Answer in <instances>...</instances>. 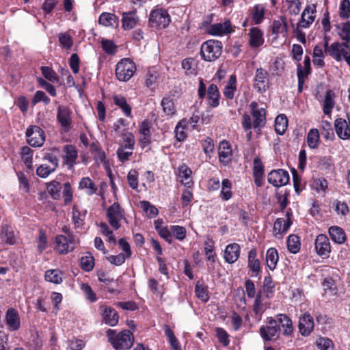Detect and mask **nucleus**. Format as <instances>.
I'll list each match as a JSON object with an SVG mask.
<instances>
[{
    "label": "nucleus",
    "instance_id": "c85d7f7f",
    "mask_svg": "<svg viewBox=\"0 0 350 350\" xmlns=\"http://www.w3.org/2000/svg\"><path fill=\"white\" fill-rule=\"evenodd\" d=\"M6 322L8 327L12 331L17 330L20 327V319L17 312L14 309H9L6 313Z\"/></svg>",
    "mask_w": 350,
    "mask_h": 350
},
{
    "label": "nucleus",
    "instance_id": "a18cd8bd",
    "mask_svg": "<svg viewBox=\"0 0 350 350\" xmlns=\"http://www.w3.org/2000/svg\"><path fill=\"white\" fill-rule=\"evenodd\" d=\"M319 133L317 129H312L307 135V143L310 148H317L319 145Z\"/></svg>",
    "mask_w": 350,
    "mask_h": 350
},
{
    "label": "nucleus",
    "instance_id": "0e129e2a",
    "mask_svg": "<svg viewBox=\"0 0 350 350\" xmlns=\"http://www.w3.org/2000/svg\"><path fill=\"white\" fill-rule=\"evenodd\" d=\"M22 159L28 168L32 167V150L30 148L25 146L22 148Z\"/></svg>",
    "mask_w": 350,
    "mask_h": 350
},
{
    "label": "nucleus",
    "instance_id": "c9c22d12",
    "mask_svg": "<svg viewBox=\"0 0 350 350\" xmlns=\"http://www.w3.org/2000/svg\"><path fill=\"white\" fill-rule=\"evenodd\" d=\"M79 188L84 189L85 193L89 196L93 195L97 191V187L94 183L88 177L83 178L80 180Z\"/></svg>",
    "mask_w": 350,
    "mask_h": 350
},
{
    "label": "nucleus",
    "instance_id": "49530a36",
    "mask_svg": "<svg viewBox=\"0 0 350 350\" xmlns=\"http://www.w3.org/2000/svg\"><path fill=\"white\" fill-rule=\"evenodd\" d=\"M237 79L235 75H231L227 85L224 90V96L228 99H232L236 91Z\"/></svg>",
    "mask_w": 350,
    "mask_h": 350
},
{
    "label": "nucleus",
    "instance_id": "e433bc0d",
    "mask_svg": "<svg viewBox=\"0 0 350 350\" xmlns=\"http://www.w3.org/2000/svg\"><path fill=\"white\" fill-rule=\"evenodd\" d=\"M278 251L275 248H269L266 253L267 266L271 270L275 269L278 262Z\"/></svg>",
    "mask_w": 350,
    "mask_h": 350
},
{
    "label": "nucleus",
    "instance_id": "c756f323",
    "mask_svg": "<svg viewBox=\"0 0 350 350\" xmlns=\"http://www.w3.org/2000/svg\"><path fill=\"white\" fill-rule=\"evenodd\" d=\"M248 267L252 271V276H257L260 269V265L258 259L256 258V251L255 250H252L249 252Z\"/></svg>",
    "mask_w": 350,
    "mask_h": 350
},
{
    "label": "nucleus",
    "instance_id": "6e6552de",
    "mask_svg": "<svg viewBox=\"0 0 350 350\" xmlns=\"http://www.w3.org/2000/svg\"><path fill=\"white\" fill-rule=\"evenodd\" d=\"M26 137L28 144L34 147H40L45 140L43 130L38 126H29L26 131Z\"/></svg>",
    "mask_w": 350,
    "mask_h": 350
},
{
    "label": "nucleus",
    "instance_id": "a211bd4d",
    "mask_svg": "<svg viewBox=\"0 0 350 350\" xmlns=\"http://www.w3.org/2000/svg\"><path fill=\"white\" fill-rule=\"evenodd\" d=\"M206 32L215 36H221L231 32V23L230 21L211 25L206 29Z\"/></svg>",
    "mask_w": 350,
    "mask_h": 350
},
{
    "label": "nucleus",
    "instance_id": "393cba45",
    "mask_svg": "<svg viewBox=\"0 0 350 350\" xmlns=\"http://www.w3.org/2000/svg\"><path fill=\"white\" fill-rule=\"evenodd\" d=\"M86 211H80L77 205H74L72 210V221L75 228H82L85 224Z\"/></svg>",
    "mask_w": 350,
    "mask_h": 350
},
{
    "label": "nucleus",
    "instance_id": "bb28decb",
    "mask_svg": "<svg viewBox=\"0 0 350 350\" xmlns=\"http://www.w3.org/2000/svg\"><path fill=\"white\" fill-rule=\"evenodd\" d=\"M219 92L215 84L209 85L207 90V98L208 105L212 107H217L219 104Z\"/></svg>",
    "mask_w": 350,
    "mask_h": 350
},
{
    "label": "nucleus",
    "instance_id": "4468645a",
    "mask_svg": "<svg viewBox=\"0 0 350 350\" xmlns=\"http://www.w3.org/2000/svg\"><path fill=\"white\" fill-rule=\"evenodd\" d=\"M334 127L338 137L342 140L350 139V118H338L334 121Z\"/></svg>",
    "mask_w": 350,
    "mask_h": 350
},
{
    "label": "nucleus",
    "instance_id": "69168bd1",
    "mask_svg": "<svg viewBox=\"0 0 350 350\" xmlns=\"http://www.w3.org/2000/svg\"><path fill=\"white\" fill-rule=\"evenodd\" d=\"M81 265L83 270L86 271H92L94 265V257L91 255L83 256L81 258Z\"/></svg>",
    "mask_w": 350,
    "mask_h": 350
},
{
    "label": "nucleus",
    "instance_id": "f03ea898",
    "mask_svg": "<svg viewBox=\"0 0 350 350\" xmlns=\"http://www.w3.org/2000/svg\"><path fill=\"white\" fill-rule=\"evenodd\" d=\"M109 342L116 350H126L131 348L134 342L133 334L129 330H123L116 333V330L109 329L107 331Z\"/></svg>",
    "mask_w": 350,
    "mask_h": 350
},
{
    "label": "nucleus",
    "instance_id": "2eb2a0df",
    "mask_svg": "<svg viewBox=\"0 0 350 350\" xmlns=\"http://www.w3.org/2000/svg\"><path fill=\"white\" fill-rule=\"evenodd\" d=\"M315 250L318 255L327 258L331 252V245L328 237L323 234H319L315 239Z\"/></svg>",
    "mask_w": 350,
    "mask_h": 350
},
{
    "label": "nucleus",
    "instance_id": "ddd939ff",
    "mask_svg": "<svg viewBox=\"0 0 350 350\" xmlns=\"http://www.w3.org/2000/svg\"><path fill=\"white\" fill-rule=\"evenodd\" d=\"M72 111L68 106L59 105L57 108V120L66 130H69L72 124Z\"/></svg>",
    "mask_w": 350,
    "mask_h": 350
},
{
    "label": "nucleus",
    "instance_id": "13d9d810",
    "mask_svg": "<svg viewBox=\"0 0 350 350\" xmlns=\"http://www.w3.org/2000/svg\"><path fill=\"white\" fill-rule=\"evenodd\" d=\"M204 253L207 260L213 264L215 262L216 254L214 252V245L212 241H207L204 243Z\"/></svg>",
    "mask_w": 350,
    "mask_h": 350
},
{
    "label": "nucleus",
    "instance_id": "a878e982",
    "mask_svg": "<svg viewBox=\"0 0 350 350\" xmlns=\"http://www.w3.org/2000/svg\"><path fill=\"white\" fill-rule=\"evenodd\" d=\"M232 150L230 144L226 141H222L219 146V158L221 162L228 163L231 160Z\"/></svg>",
    "mask_w": 350,
    "mask_h": 350
},
{
    "label": "nucleus",
    "instance_id": "f704fd0d",
    "mask_svg": "<svg viewBox=\"0 0 350 350\" xmlns=\"http://www.w3.org/2000/svg\"><path fill=\"white\" fill-rule=\"evenodd\" d=\"M272 33L276 36H278L279 34H282L284 37L287 36V24L284 18H281L280 20L274 21L273 22Z\"/></svg>",
    "mask_w": 350,
    "mask_h": 350
},
{
    "label": "nucleus",
    "instance_id": "c03bdc74",
    "mask_svg": "<svg viewBox=\"0 0 350 350\" xmlns=\"http://www.w3.org/2000/svg\"><path fill=\"white\" fill-rule=\"evenodd\" d=\"M187 126V121L185 119L181 120L176 125L174 133L176 139L179 142L183 141L186 137V129Z\"/></svg>",
    "mask_w": 350,
    "mask_h": 350
},
{
    "label": "nucleus",
    "instance_id": "9d476101",
    "mask_svg": "<svg viewBox=\"0 0 350 350\" xmlns=\"http://www.w3.org/2000/svg\"><path fill=\"white\" fill-rule=\"evenodd\" d=\"M290 176L288 172L283 169L273 170L267 176L268 182L273 186L280 187L288 183Z\"/></svg>",
    "mask_w": 350,
    "mask_h": 350
},
{
    "label": "nucleus",
    "instance_id": "f8f14e48",
    "mask_svg": "<svg viewBox=\"0 0 350 350\" xmlns=\"http://www.w3.org/2000/svg\"><path fill=\"white\" fill-rule=\"evenodd\" d=\"M250 107L253 117V127L258 129L264 126L266 122L265 109L263 107H259L256 102H252Z\"/></svg>",
    "mask_w": 350,
    "mask_h": 350
},
{
    "label": "nucleus",
    "instance_id": "6ab92c4d",
    "mask_svg": "<svg viewBox=\"0 0 350 350\" xmlns=\"http://www.w3.org/2000/svg\"><path fill=\"white\" fill-rule=\"evenodd\" d=\"M314 325L313 319L310 314L305 313L300 317L299 330L302 336H309L314 329Z\"/></svg>",
    "mask_w": 350,
    "mask_h": 350
},
{
    "label": "nucleus",
    "instance_id": "052dcab7",
    "mask_svg": "<svg viewBox=\"0 0 350 350\" xmlns=\"http://www.w3.org/2000/svg\"><path fill=\"white\" fill-rule=\"evenodd\" d=\"M158 79V75L157 72L154 70H149L147 72L146 79H145V85L146 87L149 88H154L157 83Z\"/></svg>",
    "mask_w": 350,
    "mask_h": 350
},
{
    "label": "nucleus",
    "instance_id": "cd10ccee",
    "mask_svg": "<svg viewBox=\"0 0 350 350\" xmlns=\"http://www.w3.org/2000/svg\"><path fill=\"white\" fill-rule=\"evenodd\" d=\"M138 17L135 12L123 13L122 14V27L125 30H129L134 28L138 23Z\"/></svg>",
    "mask_w": 350,
    "mask_h": 350
},
{
    "label": "nucleus",
    "instance_id": "79ce46f5",
    "mask_svg": "<svg viewBox=\"0 0 350 350\" xmlns=\"http://www.w3.org/2000/svg\"><path fill=\"white\" fill-rule=\"evenodd\" d=\"M253 312L254 313L255 318L257 321L261 319L262 313L264 312L262 298L260 292H258L256 295L253 306Z\"/></svg>",
    "mask_w": 350,
    "mask_h": 350
},
{
    "label": "nucleus",
    "instance_id": "7ed1b4c3",
    "mask_svg": "<svg viewBox=\"0 0 350 350\" xmlns=\"http://www.w3.org/2000/svg\"><path fill=\"white\" fill-rule=\"evenodd\" d=\"M222 44L215 40L204 42L200 49V53L204 60L207 62L215 61L219 58L222 52Z\"/></svg>",
    "mask_w": 350,
    "mask_h": 350
},
{
    "label": "nucleus",
    "instance_id": "680f3d73",
    "mask_svg": "<svg viewBox=\"0 0 350 350\" xmlns=\"http://www.w3.org/2000/svg\"><path fill=\"white\" fill-rule=\"evenodd\" d=\"M42 74L49 81L52 83H56L58 81L59 78L55 71L48 67V66H42L41 67Z\"/></svg>",
    "mask_w": 350,
    "mask_h": 350
},
{
    "label": "nucleus",
    "instance_id": "f3484780",
    "mask_svg": "<svg viewBox=\"0 0 350 350\" xmlns=\"http://www.w3.org/2000/svg\"><path fill=\"white\" fill-rule=\"evenodd\" d=\"M75 244L72 237L58 235L55 239V250L60 254H65L74 250Z\"/></svg>",
    "mask_w": 350,
    "mask_h": 350
},
{
    "label": "nucleus",
    "instance_id": "9b49d317",
    "mask_svg": "<svg viewBox=\"0 0 350 350\" xmlns=\"http://www.w3.org/2000/svg\"><path fill=\"white\" fill-rule=\"evenodd\" d=\"M254 88L260 93L265 92L269 88L268 72L260 68L256 69L254 79Z\"/></svg>",
    "mask_w": 350,
    "mask_h": 350
},
{
    "label": "nucleus",
    "instance_id": "4d7b16f0",
    "mask_svg": "<svg viewBox=\"0 0 350 350\" xmlns=\"http://www.w3.org/2000/svg\"><path fill=\"white\" fill-rule=\"evenodd\" d=\"M163 110L167 116H172L176 113L174 102L170 97H164L161 101Z\"/></svg>",
    "mask_w": 350,
    "mask_h": 350
},
{
    "label": "nucleus",
    "instance_id": "de8ad7c7",
    "mask_svg": "<svg viewBox=\"0 0 350 350\" xmlns=\"http://www.w3.org/2000/svg\"><path fill=\"white\" fill-rule=\"evenodd\" d=\"M163 329L165 335L168 338L169 342L174 350H181L180 343L170 326L165 325Z\"/></svg>",
    "mask_w": 350,
    "mask_h": 350
},
{
    "label": "nucleus",
    "instance_id": "e2e57ef3",
    "mask_svg": "<svg viewBox=\"0 0 350 350\" xmlns=\"http://www.w3.org/2000/svg\"><path fill=\"white\" fill-rule=\"evenodd\" d=\"M340 38L344 42L349 44L350 40V21L342 25V27L338 32Z\"/></svg>",
    "mask_w": 350,
    "mask_h": 350
},
{
    "label": "nucleus",
    "instance_id": "1a4fd4ad",
    "mask_svg": "<svg viewBox=\"0 0 350 350\" xmlns=\"http://www.w3.org/2000/svg\"><path fill=\"white\" fill-rule=\"evenodd\" d=\"M107 217L109 224L118 230L120 228V221L124 218V211L118 203L114 202L107 208Z\"/></svg>",
    "mask_w": 350,
    "mask_h": 350
},
{
    "label": "nucleus",
    "instance_id": "f257e3e1",
    "mask_svg": "<svg viewBox=\"0 0 350 350\" xmlns=\"http://www.w3.org/2000/svg\"><path fill=\"white\" fill-rule=\"evenodd\" d=\"M316 5L314 4L308 5L301 13V18L295 25L293 23L291 27L293 33L297 39L301 43L306 42V34L302 29L309 28L316 18Z\"/></svg>",
    "mask_w": 350,
    "mask_h": 350
},
{
    "label": "nucleus",
    "instance_id": "aec40b11",
    "mask_svg": "<svg viewBox=\"0 0 350 350\" xmlns=\"http://www.w3.org/2000/svg\"><path fill=\"white\" fill-rule=\"evenodd\" d=\"M240 250L241 248L238 243H234L228 245L224 253L225 261L229 264L236 262L239 257Z\"/></svg>",
    "mask_w": 350,
    "mask_h": 350
},
{
    "label": "nucleus",
    "instance_id": "09e8293b",
    "mask_svg": "<svg viewBox=\"0 0 350 350\" xmlns=\"http://www.w3.org/2000/svg\"><path fill=\"white\" fill-rule=\"evenodd\" d=\"M191 173V170L186 165H182L178 167V176L181 178L182 184L185 185L190 184Z\"/></svg>",
    "mask_w": 350,
    "mask_h": 350
},
{
    "label": "nucleus",
    "instance_id": "20e7f679",
    "mask_svg": "<svg viewBox=\"0 0 350 350\" xmlns=\"http://www.w3.org/2000/svg\"><path fill=\"white\" fill-rule=\"evenodd\" d=\"M266 324L262 325L259 329V333L265 341L275 340L279 338L280 327L275 317H267Z\"/></svg>",
    "mask_w": 350,
    "mask_h": 350
},
{
    "label": "nucleus",
    "instance_id": "7c9ffc66",
    "mask_svg": "<svg viewBox=\"0 0 350 350\" xmlns=\"http://www.w3.org/2000/svg\"><path fill=\"white\" fill-rule=\"evenodd\" d=\"M329 234L332 240L338 244H342L346 240L345 231L338 226H332L329 228Z\"/></svg>",
    "mask_w": 350,
    "mask_h": 350
},
{
    "label": "nucleus",
    "instance_id": "3c124183",
    "mask_svg": "<svg viewBox=\"0 0 350 350\" xmlns=\"http://www.w3.org/2000/svg\"><path fill=\"white\" fill-rule=\"evenodd\" d=\"M231 188V182L227 178L224 179L221 183V190L220 192V197L222 200H228L231 198L232 195Z\"/></svg>",
    "mask_w": 350,
    "mask_h": 350
},
{
    "label": "nucleus",
    "instance_id": "4c0bfd02",
    "mask_svg": "<svg viewBox=\"0 0 350 350\" xmlns=\"http://www.w3.org/2000/svg\"><path fill=\"white\" fill-rule=\"evenodd\" d=\"M46 189L51 198L54 200H58L60 198V193L62 186L59 182L53 180L46 184Z\"/></svg>",
    "mask_w": 350,
    "mask_h": 350
},
{
    "label": "nucleus",
    "instance_id": "8fccbe9b",
    "mask_svg": "<svg viewBox=\"0 0 350 350\" xmlns=\"http://www.w3.org/2000/svg\"><path fill=\"white\" fill-rule=\"evenodd\" d=\"M47 282L59 284L62 282V273L57 269H50L46 271L44 275Z\"/></svg>",
    "mask_w": 350,
    "mask_h": 350
},
{
    "label": "nucleus",
    "instance_id": "473e14b6",
    "mask_svg": "<svg viewBox=\"0 0 350 350\" xmlns=\"http://www.w3.org/2000/svg\"><path fill=\"white\" fill-rule=\"evenodd\" d=\"M135 144V141L133 133L126 132L122 135V139L120 141L119 147L124 148L128 150H133Z\"/></svg>",
    "mask_w": 350,
    "mask_h": 350
},
{
    "label": "nucleus",
    "instance_id": "412c9836",
    "mask_svg": "<svg viewBox=\"0 0 350 350\" xmlns=\"http://www.w3.org/2000/svg\"><path fill=\"white\" fill-rule=\"evenodd\" d=\"M103 319L105 323L110 326H115L118 322V314L116 311L111 307L102 306L100 308Z\"/></svg>",
    "mask_w": 350,
    "mask_h": 350
},
{
    "label": "nucleus",
    "instance_id": "423d86ee",
    "mask_svg": "<svg viewBox=\"0 0 350 350\" xmlns=\"http://www.w3.org/2000/svg\"><path fill=\"white\" fill-rule=\"evenodd\" d=\"M170 16L163 8H155L150 14L149 25L157 29L166 28L170 23Z\"/></svg>",
    "mask_w": 350,
    "mask_h": 350
},
{
    "label": "nucleus",
    "instance_id": "b1692460",
    "mask_svg": "<svg viewBox=\"0 0 350 350\" xmlns=\"http://www.w3.org/2000/svg\"><path fill=\"white\" fill-rule=\"evenodd\" d=\"M0 238L4 243L9 245H14L17 242V237L10 226H3L0 233Z\"/></svg>",
    "mask_w": 350,
    "mask_h": 350
},
{
    "label": "nucleus",
    "instance_id": "bf43d9fd",
    "mask_svg": "<svg viewBox=\"0 0 350 350\" xmlns=\"http://www.w3.org/2000/svg\"><path fill=\"white\" fill-rule=\"evenodd\" d=\"M182 67L187 75H194L196 73V62L193 58H186L182 62Z\"/></svg>",
    "mask_w": 350,
    "mask_h": 350
},
{
    "label": "nucleus",
    "instance_id": "774afa93",
    "mask_svg": "<svg viewBox=\"0 0 350 350\" xmlns=\"http://www.w3.org/2000/svg\"><path fill=\"white\" fill-rule=\"evenodd\" d=\"M317 345L321 350H333L334 344L332 341L327 338H320L317 340Z\"/></svg>",
    "mask_w": 350,
    "mask_h": 350
},
{
    "label": "nucleus",
    "instance_id": "39448f33",
    "mask_svg": "<svg viewBox=\"0 0 350 350\" xmlns=\"http://www.w3.org/2000/svg\"><path fill=\"white\" fill-rule=\"evenodd\" d=\"M135 72V63L129 58H124L117 64L115 74L120 81H128Z\"/></svg>",
    "mask_w": 350,
    "mask_h": 350
},
{
    "label": "nucleus",
    "instance_id": "37998d69",
    "mask_svg": "<svg viewBox=\"0 0 350 350\" xmlns=\"http://www.w3.org/2000/svg\"><path fill=\"white\" fill-rule=\"evenodd\" d=\"M195 293L198 299L203 302H207L209 299L208 287L200 282H197L195 287Z\"/></svg>",
    "mask_w": 350,
    "mask_h": 350
},
{
    "label": "nucleus",
    "instance_id": "a19ab883",
    "mask_svg": "<svg viewBox=\"0 0 350 350\" xmlns=\"http://www.w3.org/2000/svg\"><path fill=\"white\" fill-rule=\"evenodd\" d=\"M99 23L105 27L118 25V17L111 13L103 12L99 17Z\"/></svg>",
    "mask_w": 350,
    "mask_h": 350
},
{
    "label": "nucleus",
    "instance_id": "6e6d98bb",
    "mask_svg": "<svg viewBox=\"0 0 350 350\" xmlns=\"http://www.w3.org/2000/svg\"><path fill=\"white\" fill-rule=\"evenodd\" d=\"M265 16V7L261 4H257L254 7L252 19L256 24H260Z\"/></svg>",
    "mask_w": 350,
    "mask_h": 350
},
{
    "label": "nucleus",
    "instance_id": "603ef678",
    "mask_svg": "<svg viewBox=\"0 0 350 350\" xmlns=\"http://www.w3.org/2000/svg\"><path fill=\"white\" fill-rule=\"evenodd\" d=\"M287 247L289 252L296 254L300 249V241L299 237L295 234H291L287 240Z\"/></svg>",
    "mask_w": 350,
    "mask_h": 350
},
{
    "label": "nucleus",
    "instance_id": "5fc2aeb1",
    "mask_svg": "<svg viewBox=\"0 0 350 350\" xmlns=\"http://www.w3.org/2000/svg\"><path fill=\"white\" fill-rule=\"evenodd\" d=\"M140 206L143 211L146 213L147 216L150 218L155 217L159 213V211L156 208V206L152 205L148 201H141Z\"/></svg>",
    "mask_w": 350,
    "mask_h": 350
},
{
    "label": "nucleus",
    "instance_id": "ea45409f",
    "mask_svg": "<svg viewBox=\"0 0 350 350\" xmlns=\"http://www.w3.org/2000/svg\"><path fill=\"white\" fill-rule=\"evenodd\" d=\"M288 126V120L284 114L278 115L275 120V130L279 135H283Z\"/></svg>",
    "mask_w": 350,
    "mask_h": 350
},
{
    "label": "nucleus",
    "instance_id": "58836bf2",
    "mask_svg": "<svg viewBox=\"0 0 350 350\" xmlns=\"http://www.w3.org/2000/svg\"><path fill=\"white\" fill-rule=\"evenodd\" d=\"M113 99L114 103L122 109V112L126 117H131V107L127 103V101L124 97L120 96H114Z\"/></svg>",
    "mask_w": 350,
    "mask_h": 350
},
{
    "label": "nucleus",
    "instance_id": "338daca9",
    "mask_svg": "<svg viewBox=\"0 0 350 350\" xmlns=\"http://www.w3.org/2000/svg\"><path fill=\"white\" fill-rule=\"evenodd\" d=\"M172 235L176 239L180 241H183L187 234V231L185 227L180 226H171Z\"/></svg>",
    "mask_w": 350,
    "mask_h": 350
},
{
    "label": "nucleus",
    "instance_id": "864d4df0",
    "mask_svg": "<svg viewBox=\"0 0 350 350\" xmlns=\"http://www.w3.org/2000/svg\"><path fill=\"white\" fill-rule=\"evenodd\" d=\"M324 57L325 55L321 46L317 45L313 50V64L319 67L324 66Z\"/></svg>",
    "mask_w": 350,
    "mask_h": 350
},
{
    "label": "nucleus",
    "instance_id": "dca6fc26",
    "mask_svg": "<svg viewBox=\"0 0 350 350\" xmlns=\"http://www.w3.org/2000/svg\"><path fill=\"white\" fill-rule=\"evenodd\" d=\"M62 151L64 152V163L68 167V170H72L78 158L77 148L72 145H66L63 147Z\"/></svg>",
    "mask_w": 350,
    "mask_h": 350
},
{
    "label": "nucleus",
    "instance_id": "4be33fe9",
    "mask_svg": "<svg viewBox=\"0 0 350 350\" xmlns=\"http://www.w3.org/2000/svg\"><path fill=\"white\" fill-rule=\"evenodd\" d=\"M249 44L252 48H258L264 44V33L258 27H252L248 32Z\"/></svg>",
    "mask_w": 350,
    "mask_h": 350
},
{
    "label": "nucleus",
    "instance_id": "0eeeda50",
    "mask_svg": "<svg viewBox=\"0 0 350 350\" xmlns=\"http://www.w3.org/2000/svg\"><path fill=\"white\" fill-rule=\"evenodd\" d=\"M325 52L338 62L345 59L349 53V44L335 42L330 45L327 42L324 44Z\"/></svg>",
    "mask_w": 350,
    "mask_h": 350
},
{
    "label": "nucleus",
    "instance_id": "2f4dec72",
    "mask_svg": "<svg viewBox=\"0 0 350 350\" xmlns=\"http://www.w3.org/2000/svg\"><path fill=\"white\" fill-rule=\"evenodd\" d=\"M334 98L335 94L332 90H329L326 92L323 105V111L325 115H331L335 105Z\"/></svg>",
    "mask_w": 350,
    "mask_h": 350
},
{
    "label": "nucleus",
    "instance_id": "5701e85b",
    "mask_svg": "<svg viewBox=\"0 0 350 350\" xmlns=\"http://www.w3.org/2000/svg\"><path fill=\"white\" fill-rule=\"evenodd\" d=\"M278 323L284 336H288L293 334V326L291 319L285 314H278L275 317Z\"/></svg>",
    "mask_w": 350,
    "mask_h": 350
},
{
    "label": "nucleus",
    "instance_id": "72a5a7b5",
    "mask_svg": "<svg viewBox=\"0 0 350 350\" xmlns=\"http://www.w3.org/2000/svg\"><path fill=\"white\" fill-rule=\"evenodd\" d=\"M291 224V220L286 221L284 218H278L273 224V232L276 234L286 233Z\"/></svg>",
    "mask_w": 350,
    "mask_h": 350
}]
</instances>
